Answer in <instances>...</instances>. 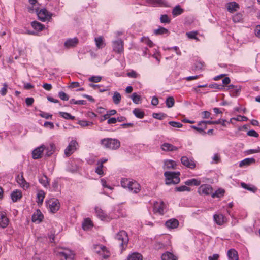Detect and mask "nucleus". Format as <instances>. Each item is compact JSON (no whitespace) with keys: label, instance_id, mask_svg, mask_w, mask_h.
I'll return each mask as SVG.
<instances>
[{"label":"nucleus","instance_id":"423d86ee","mask_svg":"<svg viewBox=\"0 0 260 260\" xmlns=\"http://www.w3.org/2000/svg\"><path fill=\"white\" fill-rule=\"evenodd\" d=\"M78 145V144L76 141L72 140L64 151V155L67 157L70 156L77 149Z\"/></svg>","mask_w":260,"mask_h":260},{"label":"nucleus","instance_id":"dca6fc26","mask_svg":"<svg viewBox=\"0 0 260 260\" xmlns=\"http://www.w3.org/2000/svg\"><path fill=\"white\" fill-rule=\"evenodd\" d=\"M132 186H131V188L129 191L134 193H138L141 190V185L139 183H138L136 181L132 179V181L131 182Z\"/></svg>","mask_w":260,"mask_h":260},{"label":"nucleus","instance_id":"c85d7f7f","mask_svg":"<svg viewBox=\"0 0 260 260\" xmlns=\"http://www.w3.org/2000/svg\"><path fill=\"white\" fill-rule=\"evenodd\" d=\"M183 12V9L179 5H177L172 9V14L173 17H175L181 15Z\"/></svg>","mask_w":260,"mask_h":260},{"label":"nucleus","instance_id":"412c9836","mask_svg":"<svg viewBox=\"0 0 260 260\" xmlns=\"http://www.w3.org/2000/svg\"><path fill=\"white\" fill-rule=\"evenodd\" d=\"M239 8V4L235 2H231L227 4V9L230 13L236 11Z\"/></svg>","mask_w":260,"mask_h":260},{"label":"nucleus","instance_id":"e433bc0d","mask_svg":"<svg viewBox=\"0 0 260 260\" xmlns=\"http://www.w3.org/2000/svg\"><path fill=\"white\" fill-rule=\"evenodd\" d=\"M241 186L243 188L247 189V190L250 191L254 193L257 190V188L255 186H254L253 185H248L243 182L241 183Z\"/></svg>","mask_w":260,"mask_h":260},{"label":"nucleus","instance_id":"393cba45","mask_svg":"<svg viewBox=\"0 0 260 260\" xmlns=\"http://www.w3.org/2000/svg\"><path fill=\"white\" fill-rule=\"evenodd\" d=\"M164 204L163 202H161L160 204L158 203L154 204V211L156 213H158L160 215H163L164 214Z\"/></svg>","mask_w":260,"mask_h":260},{"label":"nucleus","instance_id":"e2e57ef3","mask_svg":"<svg viewBox=\"0 0 260 260\" xmlns=\"http://www.w3.org/2000/svg\"><path fill=\"white\" fill-rule=\"evenodd\" d=\"M221 160L220 156L219 154L216 153L212 157V163L217 164Z\"/></svg>","mask_w":260,"mask_h":260},{"label":"nucleus","instance_id":"69168bd1","mask_svg":"<svg viewBox=\"0 0 260 260\" xmlns=\"http://www.w3.org/2000/svg\"><path fill=\"white\" fill-rule=\"evenodd\" d=\"M58 96L63 101H68L69 99V96L63 91H60L58 93Z\"/></svg>","mask_w":260,"mask_h":260},{"label":"nucleus","instance_id":"f8f14e48","mask_svg":"<svg viewBox=\"0 0 260 260\" xmlns=\"http://www.w3.org/2000/svg\"><path fill=\"white\" fill-rule=\"evenodd\" d=\"M16 181L20 186L24 189H27L29 187V184L25 181L22 174L17 176Z\"/></svg>","mask_w":260,"mask_h":260},{"label":"nucleus","instance_id":"c756f323","mask_svg":"<svg viewBox=\"0 0 260 260\" xmlns=\"http://www.w3.org/2000/svg\"><path fill=\"white\" fill-rule=\"evenodd\" d=\"M146 2L153 6H166V3L164 0H146Z\"/></svg>","mask_w":260,"mask_h":260},{"label":"nucleus","instance_id":"09e8293b","mask_svg":"<svg viewBox=\"0 0 260 260\" xmlns=\"http://www.w3.org/2000/svg\"><path fill=\"white\" fill-rule=\"evenodd\" d=\"M225 121H226L225 120L219 119V120H216V121H206V122H207V124H221V125L222 126H225Z\"/></svg>","mask_w":260,"mask_h":260},{"label":"nucleus","instance_id":"4d7b16f0","mask_svg":"<svg viewBox=\"0 0 260 260\" xmlns=\"http://www.w3.org/2000/svg\"><path fill=\"white\" fill-rule=\"evenodd\" d=\"M95 249H99V250H96V252L98 254H101V251L103 252H104L105 251H107L106 247L102 245H97L94 247Z\"/></svg>","mask_w":260,"mask_h":260},{"label":"nucleus","instance_id":"0eeeda50","mask_svg":"<svg viewBox=\"0 0 260 260\" xmlns=\"http://www.w3.org/2000/svg\"><path fill=\"white\" fill-rule=\"evenodd\" d=\"M181 162L183 165L190 169H193L196 167V163L192 158H188L184 156L181 158Z\"/></svg>","mask_w":260,"mask_h":260},{"label":"nucleus","instance_id":"864d4df0","mask_svg":"<svg viewBox=\"0 0 260 260\" xmlns=\"http://www.w3.org/2000/svg\"><path fill=\"white\" fill-rule=\"evenodd\" d=\"M141 41L150 47L153 46V43L148 38L143 37L141 38Z\"/></svg>","mask_w":260,"mask_h":260},{"label":"nucleus","instance_id":"79ce46f5","mask_svg":"<svg viewBox=\"0 0 260 260\" xmlns=\"http://www.w3.org/2000/svg\"><path fill=\"white\" fill-rule=\"evenodd\" d=\"M133 113L138 118H143L145 115L144 112L138 108L134 109Z\"/></svg>","mask_w":260,"mask_h":260},{"label":"nucleus","instance_id":"cd10ccee","mask_svg":"<svg viewBox=\"0 0 260 260\" xmlns=\"http://www.w3.org/2000/svg\"><path fill=\"white\" fill-rule=\"evenodd\" d=\"M228 257L230 260H238V255L234 249H230L228 252Z\"/></svg>","mask_w":260,"mask_h":260},{"label":"nucleus","instance_id":"473e14b6","mask_svg":"<svg viewBox=\"0 0 260 260\" xmlns=\"http://www.w3.org/2000/svg\"><path fill=\"white\" fill-rule=\"evenodd\" d=\"M45 198V192L43 190H41L38 191L37 194V203L38 205H41L43 203V200Z\"/></svg>","mask_w":260,"mask_h":260},{"label":"nucleus","instance_id":"8fccbe9b","mask_svg":"<svg viewBox=\"0 0 260 260\" xmlns=\"http://www.w3.org/2000/svg\"><path fill=\"white\" fill-rule=\"evenodd\" d=\"M167 116V115L162 113H153L152 114L153 118L159 120H162Z\"/></svg>","mask_w":260,"mask_h":260},{"label":"nucleus","instance_id":"f3484780","mask_svg":"<svg viewBox=\"0 0 260 260\" xmlns=\"http://www.w3.org/2000/svg\"><path fill=\"white\" fill-rule=\"evenodd\" d=\"M213 219L216 223L219 225H222L226 220L225 217L222 214H214Z\"/></svg>","mask_w":260,"mask_h":260},{"label":"nucleus","instance_id":"f704fd0d","mask_svg":"<svg viewBox=\"0 0 260 260\" xmlns=\"http://www.w3.org/2000/svg\"><path fill=\"white\" fill-rule=\"evenodd\" d=\"M31 25L35 29L38 31H41L44 28V25L36 21H32Z\"/></svg>","mask_w":260,"mask_h":260},{"label":"nucleus","instance_id":"9b49d317","mask_svg":"<svg viewBox=\"0 0 260 260\" xmlns=\"http://www.w3.org/2000/svg\"><path fill=\"white\" fill-rule=\"evenodd\" d=\"M95 212L96 216L101 220H108L109 219V217L107 214L105 212L104 210H103L101 208L96 206L95 207Z\"/></svg>","mask_w":260,"mask_h":260},{"label":"nucleus","instance_id":"ddd939ff","mask_svg":"<svg viewBox=\"0 0 260 260\" xmlns=\"http://www.w3.org/2000/svg\"><path fill=\"white\" fill-rule=\"evenodd\" d=\"M44 149L45 147L44 145H42L34 149L32 153V158L35 159L41 158Z\"/></svg>","mask_w":260,"mask_h":260},{"label":"nucleus","instance_id":"13d9d810","mask_svg":"<svg viewBox=\"0 0 260 260\" xmlns=\"http://www.w3.org/2000/svg\"><path fill=\"white\" fill-rule=\"evenodd\" d=\"M241 88L240 87L236 86L234 88H233V90H231V93L233 96H237L240 91Z\"/></svg>","mask_w":260,"mask_h":260},{"label":"nucleus","instance_id":"603ef678","mask_svg":"<svg viewBox=\"0 0 260 260\" xmlns=\"http://www.w3.org/2000/svg\"><path fill=\"white\" fill-rule=\"evenodd\" d=\"M176 191L182 192V191H190V188L186 186L183 185L179 187H177L175 188Z\"/></svg>","mask_w":260,"mask_h":260},{"label":"nucleus","instance_id":"6e6552de","mask_svg":"<svg viewBox=\"0 0 260 260\" xmlns=\"http://www.w3.org/2000/svg\"><path fill=\"white\" fill-rule=\"evenodd\" d=\"M213 188L210 185L203 184L198 188V192L200 195H209L212 193Z\"/></svg>","mask_w":260,"mask_h":260},{"label":"nucleus","instance_id":"4c0bfd02","mask_svg":"<svg viewBox=\"0 0 260 260\" xmlns=\"http://www.w3.org/2000/svg\"><path fill=\"white\" fill-rule=\"evenodd\" d=\"M225 193V190L223 189L219 188L217 189L215 192L211 194V197L213 198H221L224 196Z\"/></svg>","mask_w":260,"mask_h":260},{"label":"nucleus","instance_id":"37998d69","mask_svg":"<svg viewBox=\"0 0 260 260\" xmlns=\"http://www.w3.org/2000/svg\"><path fill=\"white\" fill-rule=\"evenodd\" d=\"M121 99V96L120 94L117 91L114 92L112 97L113 103L116 105L120 103Z\"/></svg>","mask_w":260,"mask_h":260},{"label":"nucleus","instance_id":"5701e85b","mask_svg":"<svg viewBox=\"0 0 260 260\" xmlns=\"http://www.w3.org/2000/svg\"><path fill=\"white\" fill-rule=\"evenodd\" d=\"M132 181V179L123 178L121 180V185L124 188H127L129 191L131 186H132L131 182Z\"/></svg>","mask_w":260,"mask_h":260},{"label":"nucleus","instance_id":"1a4fd4ad","mask_svg":"<svg viewBox=\"0 0 260 260\" xmlns=\"http://www.w3.org/2000/svg\"><path fill=\"white\" fill-rule=\"evenodd\" d=\"M113 50L118 53H121L123 52V42L121 39L113 42Z\"/></svg>","mask_w":260,"mask_h":260},{"label":"nucleus","instance_id":"6e6d98bb","mask_svg":"<svg viewBox=\"0 0 260 260\" xmlns=\"http://www.w3.org/2000/svg\"><path fill=\"white\" fill-rule=\"evenodd\" d=\"M78 124L82 127L89 126L93 124V122L86 120H80L78 122Z\"/></svg>","mask_w":260,"mask_h":260},{"label":"nucleus","instance_id":"3c124183","mask_svg":"<svg viewBox=\"0 0 260 260\" xmlns=\"http://www.w3.org/2000/svg\"><path fill=\"white\" fill-rule=\"evenodd\" d=\"M160 20L161 23H167L169 24L170 23L171 20L169 18L167 15L164 14L161 15L160 17Z\"/></svg>","mask_w":260,"mask_h":260},{"label":"nucleus","instance_id":"6ab92c4d","mask_svg":"<svg viewBox=\"0 0 260 260\" xmlns=\"http://www.w3.org/2000/svg\"><path fill=\"white\" fill-rule=\"evenodd\" d=\"M57 255L60 257H64L65 259H73L74 254L72 252L69 250H65L63 251L58 252Z\"/></svg>","mask_w":260,"mask_h":260},{"label":"nucleus","instance_id":"c9c22d12","mask_svg":"<svg viewBox=\"0 0 260 260\" xmlns=\"http://www.w3.org/2000/svg\"><path fill=\"white\" fill-rule=\"evenodd\" d=\"M185 184L186 185H195L199 186L201 184V181L196 179H191L186 180L185 182Z\"/></svg>","mask_w":260,"mask_h":260},{"label":"nucleus","instance_id":"ea45409f","mask_svg":"<svg viewBox=\"0 0 260 260\" xmlns=\"http://www.w3.org/2000/svg\"><path fill=\"white\" fill-rule=\"evenodd\" d=\"M255 162V160L253 158H247L242 160L240 164V167H242L245 165H249L251 164L254 163Z\"/></svg>","mask_w":260,"mask_h":260},{"label":"nucleus","instance_id":"4468645a","mask_svg":"<svg viewBox=\"0 0 260 260\" xmlns=\"http://www.w3.org/2000/svg\"><path fill=\"white\" fill-rule=\"evenodd\" d=\"M9 223V219L7 217L5 213L0 212V226L2 228H6Z\"/></svg>","mask_w":260,"mask_h":260},{"label":"nucleus","instance_id":"de8ad7c7","mask_svg":"<svg viewBox=\"0 0 260 260\" xmlns=\"http://www.w3.org/2000/svg\"><path fill=\"white\" fill-rule=\"evenodd\" d=\"M204 66V63L200 61H196L194 64L193 70L196 71L202 70Z\"/></svg>","mask_w":260,"mask_h":260},{"label":"nucleus","instance_id":"58836bf2","mask_svg":"<svg viewBox=\"0 0 260 260\" xmlns=\"http://www.w3.org/2000/svg\"><path fill=\"white\" fill-rule=\"evenodd\" d=\"M154 33L156 35H161L164 34H167L168 35L169 31L167 29L163 27H159L158 29L154 30Z\"/></svg>","mask_w":260,"mask_h":260},{"label":"nucleus","instance_id":"39448f33","mask_svg":"<svg viewBox=\"0 0 260 260\" xmlns=\"http://www.w3.org/2000/svg\"><path fill=\"white\" fill-rule=\"evenodd\" d=\"M46 203L51 213H56L60 208V204L57 199H51L46 202Z\"/></svg>","mask_w":260,"mask_h":260},{"label":"nucleus","instance_id":"49530a36","mask_svg":"<svg viewBox=\"0 0 260 260\" xmlns=\"http://www.w3.org/2000/svg\"><path fill=\"white\" fill-rule=\"evenodd\" d=\"M59 114L63 118L66 119H71L74 120L75 117L74 116H72L70 113L64 112H59Z\"/></svg>","mask_w":260,"mask_h":260},{"label":"nucleus","instance_id":"b1692460","mask_svg":"<svg viewBox=\"0 0 260 260\" xmlns=\"http://www.w3.org/2000/svg\"><path fill=\"white\" fill-rule=\"evenodd\" d=\"M11 197L12 201L16 202L22 198V192L18 189L14 190L11 193Z\"/></svg>","mask_w":260,"mask_h":260},{"label":"nucleus","instance_id":"c03bdc74","mask_svg":"<svg viewBox=\"0 0 260 260\" xmlns=\"http://www.w3.org/2000/svg\"><path fill=\"white\" fill-rule=\"evenodd\" d=\"M166 106L168 108H171L175 104V100L173 96H169L167 98L165 101Z\"/></svg>","mask_w":260,"mask_h":260},{"label":"nucleus","instance_id":"774afa93","mask_svg":"<svg viewBox=\"0 0 260 260\" xmlns=\"http://www.w3.org/2000/svg\"><path fill=\"white\" fill-rule=\"evenodd\" d=\"M209 87L211 88H214L220 90L222 89L224 87L223 85L218 84L217 83L210 84Z\"/></svg>","mask_w":260,"mask_h":260},{"label":"nucleus","instance_id":"052dcab7","mask_svg":"<svg viewBox=\"0 0 260 260\" xmlns=\"http://www.w3.org/2000/svg\"><path fill=\"white\" fill-rule=\"evenodd\" d=\"M70 104H79V105H85L86 104V101L85 100H78L76 101L75 99H71L70 101Z\"/></svg>","mask_w":260,"mask_h":260},{"label":"nucleus","instance_id":"bf43d9fd","mask_svg":"<svg viewBox=\"0 0 260 260\" xmlns=\"http://www.w3.org/2000/svg\"><path fill=\"white\" fill-rule=\"evenodd\" d=\"M168 124L171 126L176 128H181L183 126V125L181 123L173 121H169L168 122Z\"/></svg>","mask_w":260,"mask_h":260},{"label":"nucleus","instance_id":"2f4dec72","mask_svg":"<svg viewBox=\"0 0 260 260\" xmlns=\"http://www.w3.org/2000/svg\"><path fill=\"white\" fill-rule=\"evenodd\" d=\"M39 181L45 187H47L49 185L50 180L45 174L39 179Z\"/></svg>","mask_w":260,"mask_h":260},{"label":"nucleus","instance_id":"a878e982","mask_svg":"<svg viewBox=\"0 0 260 260\" xmlns=\"http://www.w3.org/2000/svg\"><path fill=\"white\" fill-rule=\"evenodd\" d=\"M93 226V223L89 218L84 219L82 223V228L84 230H88Z\"/></svg>","mask_w":260,"mask_h":260},{"label":"nucleus","instance_id":"5fc2aeb1","mask_svg":"<svg viewBox=\"0 0 260 260\" xmlns=\"http://www.w3.org/2000/svg\"><path fill=\"white\" fill-rule=\"evenodd\" d=\"M198 34L197 31H192L186 33V36L191 39H198L197 35Z\"/></svg>","mask_w":260,"mask_h":260},{"label":"nucleus","instance_id":"7c9ffc66","mask_svg":"<svg viewBox=\"0 0 260 260\" xmlns=\"http://www.w3.org/2000/svg\"><path fill=\"white\" fill-rule=\"evenodd\" d=\"M161 259L162 260H177V257L171 252H166L162 255Z\"/></svg>","mask_w":260,"mask_h":260},{"label":"nucleus","instance_id":"0e129e2a","mask_svg":"<svg viewBox=\"0 0 260 260\" xmlns=\"http://www.w3.org/2000/svg\"><path fill=\"white\" fill-rule=\"evenodd\" d=\"M102 79V77L101 76H92L90 78H89V81L90 82H94V83H98L101 81Z\"/></svg>","mask_w":260,"mask_h":260},{"label":"nucleus","instance_id":"7ed1b4c3","mask_svg":"<svg viewBox=\"0 0 260 260\" xmlns=\"http://www.w3.org/2000/svg\"><path fill=\"white\" fill-rule=\"evenodd\" d=\"M180 175L179 172L166 171L164 173V176L166 178V184L167 185L178 184L180 182V178L179 177Z\"/></svg>","mask_w":260,"mask_h":260},{"label":"nucleus","instance_id":"aec40b11","mask_svg":"<svg viewBox=\"0 0 260 260\" xmlns=\"http://www.w3.org/2000/svg\"><path fill=\"white\" fill-rule=\"evenodd\" d=\"M43 215L40 210H37L32 216V221L34 222H37L40 223L42 221Z\"/></svg>","mask_w":260,"mask_h":260},{"label":"nucleus","instance_id":"20e7f679","mask_svg":"<svg viewBox=\"0 0 260 260\" xmlns=\"http://www.w3.org/2000/svg\"><path fill=\"white\" fill-rule=\"evenodd\" d=\"M35 10L40 20L46 21L51 19L52 13L48 12L46 9H41L39 10V8H35Z\"/></svg>","mask_w":260,"mask_h":260},{"label":"nucleus","instance_id":"f257e3e1","mask_svg":"<svg viewBox=\"0 0 260 260\" xmlns=\"http://www.w3.org/2000/svg\"><path fill=\"white\" fill-rule=\"evenodd\" d=\"M100 144L106 149L117 150L120 146V142L117 139L107 138L101 140Z\"/></svg>","mask_w":260,"mask_h":260},{"label":"nucleus","instance_id":"f03ea898","mask_svg":"<svg viewBox=\"0 0 260 260\" xmlns=\"http://www.w3.org/2000/svg\"><path fill=\"white\" fill-rule=\"evenodd\" d=\"M115 238L118 242L121 251L125 250L129 241L127 233L124 230L120 231L116 234Z\"/></svg>","mask_w":260,"mask_h":260},{"label":"nucleus","instance_id":"a19ab883","mask_svg":"<svg viewBox=\"0 0 260 260\" xmlns=\"http://www.w3.org/2000/svg\"><path fill=\"white\" fill-rule=\"evenodd\" d=\"M46 150V155L50 156L54 152L55 149V146L53 143H50L48 146L46 148L45 147Z\"/></svg>","mask_w":260,"mask_h":260},{"label":"nucleus","instance_id":"4be33fe9","mask_svg":"<svg viewBox=\"0 0 260 260\" xmlns=\"http://www.w3.org/2000/svg\"><path fill=\"white\" fill-rule=\"evenodd\" d=\"M176 167V163L173 160H166L164 161L163 169H175Z\"/></svg>","mask_w":260,"mask_h":260},{"label":"nucleus","instance_id":"a18cd8bd","mask_svg":"<svg viewBox=\"0 0 260 260\" xmlns=\"http://www.w3.org/2000/svg\"><path fill=\"white\" fill-rule=\"evenodd\" d=\"M131 99L133 102L136 104H139L141 101V96L136 92H134L132 94Z\"/></svg>","mask_w":260,"mask_h":260},{"label":"nucleus","instance_id":"72a5a7b5","mask_svg":"<svg viewBox=\"0 0 260 260\" xmlns=\"http://www.w3.org/2000/svg\"><path fill=\"white\" fill-rule=\"evenodd\" d=\"M127 260H142V256L139 253L134 252L128 255Z\"/></svg>","mask_w":260,"mask_h":260},{"label":"nucleus","instance_id":"a211bd4d","mask_svg":"<svg viewBox=\"0 0 260 260\" xmlns=\"http://www.w3.org/2000/svg\"><path fill=\"white\" fill-rule=\"evenodd\" d=\"M161 149L164 151H174L178 150V148L169 143H164L161 145Z\"/></svg>","mask_w":260,"mask_h":260},{"label":"nucleus","instance_id":"680f3d73","mask_svg":"<svg viewBox=\"0 0 260 260\" xmlns=\"http://www.w3.org/2000/svg\"><path fill=\"white\" fill-rule=\"evenodd\" d=\"M242 19V15L241 13H238L233 17V20L235 22H239Z\"/></svg>","mask_w":260,"mask_h":260},{"label":"nucleus","instance_id":"bb28decb","mask_svg":"<svg viewBox=\"0 0 260 260\" xmlns=\"http://www.w3.org/2000/svg\"><path fill=\"white\" fill-rule=\"evenodd\" d=\"M94 41L95 42L96 46L98 49H102L105 47L106 44L102 36L95 38Z\"/></svg>","mask_w":260,"mask_h":260},{"label":"nucleus","instance_id":"2eb2a0df","mask_svg":"<svg viewBox=\"0 0 260 260\" xmlns=\"http://www.w3.org/2000/svg\"><path fill=\"white\" fill-rule=\"evenodd\" d=\"M165 225L168 229H175L178 226L179 221L176 219L171 218L166 222Z\"/></svg>","mask_w":260,"mask_h":260},{"label":"nucleus","instance_id":"9d476101","mask_svg":"<svg viewBox=\"0 0 260 260\" xmlns=\"http://www.w3.org/2000/svg\"><path fill=\"white\" fill-rule=\"evenodd\" d=\"M78 44V39L75 37L68 39L64 43V46L67 48L76 47Z\"/></svg>","mask_w":260,"mask_h":260},{"label":"nucleus","instance_id":"338daca9","mask_svg":"<svg viewBox=\"0 0 260 260\" xmlns=\"http://www.w3.org/2000/svg\"><path fill=\"white\" fill-rule=\"evenodd\" d=\"M238 121H246L248 120V118L244 116L238 115L236 117L232 118Z\"/></svg>","mask_w":260,"mask_h":260}]
</instances>
